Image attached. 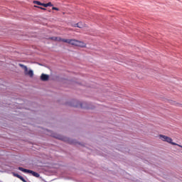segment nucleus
<instances>
[{
  "mask_svg": "<svg viewBox=\"0 0 182 182\" xmlns=\"http://www.w3.org/2000/svg\"><path fill=\"white\" fill-rule=\"evenodd\" d=\"M68 106H70L71 107H79V102L77 100H72L68 103Z\"/></svg>",
  "mask_w": 182,
  "mask_h": 182,
  "instance_id": "39448f33",
  "label": "nucleus"
},
{
  "mask_svg": "<svg viewBox=\"0 0 182 182\" xmlns=\"http://www.w3.org/2000/svg\"><path fill=\"white\" fill-rule=\"evenodd\" d=\"M50 136H51L52 137H55V139H58V140H63L64 141H68V138L63 137L60 135H58L52 132V131L50 132Z\"/></svg>",
  "mask_w": 182,
  "mask_h": 182,
  "instance_id": "20e7f679",
  "label": "nucleus"
},
{
  "mask_svg": "<svg viewBox=\"0 0 182 182\" xmlns=\"http://www.w3.org/2000/svg\"><path fill=\"white\" fill-rule=\"evenodd\" d=\"M52 9L53 11H59V8L58 7H53Z\"/></svg>",
  "mask_w": 182,
  "mask_h": 182,
  "instance_id": "dca6fc26",
  "label": "nucleus"
},
{
  "mask_svg": "<svg viewBox=\"0 0 182 182\" xmlns=\"http://www.w3.org/2000/svg\"><path fill=\"white\" fill-rule=\"evenodd\" d=\"M166 143H169V144H172V146H178V144L173 142V139L171 137L168 136L166 138V141H165Z\"/></svg>",
  "mask_w": 182,
  "mask_h": 182,
  "instance_id": "423d86ee",
  "label": "nucleus"
},
{
  "mask_svg": "<svg viewBox=\"0 0 182 182\" xmlns=\"http://www.w3.org/2000/svg\"><path fill=\"white\" fill-rule=\"evenodd\" d=\"M18 170L20 171H23V173H28L29 174H32L33 177H36L37 178H39V177H41V175L38 173V172H35L32 170L26 169L21 166L18 167Z\"/></svg>",
  "mask_w": 182,
  "mask_h": 182,
  "instance_id": "f03ea898",
  "label": "nucleus"
},
{
  "mask_svg": "<svg viewBox=\"0 0 182 182\" xmlns=\"http://www.w3.org/2000/svg\"><path fill=\"white\" fill-rule=\"evenodd\" d=\"M41 80H42L43 82H47V80H49V76L46 74L43 73L41 75Z\"/></svg>",
  "mask_w": 182,
  "mask_h": 182,
  "instance_id": "0eeeda50",
  "label": "nucleus"
},
{
  "mask_svg": "<svg viewBox=\"0 0 182 182\" xmlns=\"http://www.w3.org/2000/svg\"><path fill=\"white\" fill-rule=\"evenodd\" d=\"M48 6H53V4H52L51 2H48V3H47V7Z\"/></svg>",
  "mask_w": 182,
  "mask_h": 182,
  "instance_id": "2eb2a0df",
  "label": "nucleus"
},
{
  "mask_svg": "<svg viewBox=\"0 0 182 182\" xmlns=\"http://www.w3.org/2000/svg\"><path fill=\"white\" fill-rule=\"evenodd\" d=\"M50 39H51V41H55V42H63L64 40V38L60 37H51Z\"/></svg>",
  "mask_w": 182,
  "mask_h": 182,
  "instance_id": "1a4fd4ad",
  "label": "nucleus"
},
{
  "mask_svg": "<svg viewBox=\"0 0 182 182\" xmlns=\"http://www.w3.org/2000/svg\"><path fill=\"white\" fill-rule=\"evenodd\" d=\"M19 66L23 69L25 75L30 76V77H33V70H29L28 71V67L23 64H19Z\"/></svg>",
  "mask_w": 182,
  "mask_h": 182,
  "instance_id": "7ed1b4c3",
  "label": "nucleus"
},
{
  "mask_svg": "<svg viewBox=\"0 0 182 182\" xmlns=\"http://www.w3.org/2000/svg\"><path fill=\"white\" fill-rule=\"evenodd\" d=\"M168 103H170V105H172L173 106H181V104L178 103L173 100H168Z\"/></svg>",
  "mask_w": 182,
  "mask_h": 182,
  "instance_id": "6e6552de",
  "label": "nucleus"
},
{
  "mask_svg": "<svg viewBox=\"0 0 182 182\" xmlns=\"http://www.w3.org/2000/svg\"><path fill=\"white\" fill-rule=\"evenodd\" d=\"M63 42H64L65 43H69V45H73V46H80L81 48H83V46H85V43H83V42L75 39L64 38V40H63Z\"/></svg>",
  "mask_w": 182,
  "mask_h": 182,
  "instance_id": "f257e3e1",
  "label": "nucleus"
},
{
  "mask_svg": "<svg viewBox=\"0 0 182 182\" xmlns=\"http://www.w3.org/2000/svg\"><path fill=\"white\" fill-rule=\"evenodd\" d=\"M41 6H44V8H48V4L45 3H42Z\"/></svg>",
  "mask_w": 182,
  "mask_h": 182,
  "instance_id": "4468645a",
  "label": "nucleus"
},
{
  "mask_svg": "<svg viewBox=\"0 0 182 182\" xmlns=\"http://www.w3.org/2000/svg\"><path fill=\"white\" fill-rule=\"evenodd\" d=\"M36 8H39L40 9H42L43 11H46V9L41 7V6H35Z\"/></svg>",
  "mask_w": 182,
  "mask_h": 182,
  "instance_id": "ddd939ff",
  "label": "nucleus"
},
{
  "mask_svg": "<svg viewBox=\"0 0 182 182\" xmlns=\"http://www.w3.org/2000/svg\"><path fill=\"white\" fill-rule=\"evenodd\" d=\"M75 26H77V28H83V24L82 23H77Z\"/></svg>",
  "mask_w": 182,
  "mask_h": 182,
  "instance_id": "9b49d317",
  "label": "nucleus"
},
{
  "mask_svg": "<svg viewBox=\"0 0 182 182\" xmlns=\"http://www.w3.org/2000/svg\"><path fill=\"white\" fill-rule=\"evenodd\" d=\"M33 4H36V5H39L40 6H42V3L41 1H34Z\"/></svg>",
  "mask_w": 182,
  "mask_h": 182,
  "instance_id": "f8f14e48",
  "label": "nucleus"
},
{
  "mask_svg": "<svg viewBox=\"0 0 182 182\" xmlns=\"http://www.w3.org/2000/svg\"><path fill=\"white\" fill-rule=\"evenodd\" d=\"M167 136L160 134V139L162 140V141H166L167 140Z\"/></svg>",
  "mask_w": 182,
  "mask_h": 182,
  "instance_id": "9d476101",
  "label": "nucleus"
}]
</instances>
